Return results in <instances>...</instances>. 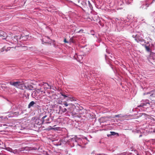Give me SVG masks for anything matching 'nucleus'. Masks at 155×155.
<instances>
[{
  "label": "nucleus",
  "instance_id": "nucleus-23",
  "mask_svg": "<svg viewBox=\"0 0 155 155\" xmlns=\"http://www.w3.org/2000/svg\"><path fill=\"white\" fill-rule=\"evenodd\" d=\"M64 42H65V43H68V41H67L66 39V38H65L64 39Z\"/></svg>",
  "mask_w": 155,
  "mask_h": 155
},
{
  "label": "nucleus",
  "instance_id": "nucleus-16",
  "mask_svg": "<svg viewBox=\"0 0 155 155\" xmlns=\"http://www.w3.org/2000/svg\"><path fill=\"white\" fill-rule=\"evenodd\" d=\"M116 134V133L114 132H110V134L107 135L108 136L110 135H115Z\"/></svg>",
  "mask_w": 155,
  "mask_h": 155
},
{
  "label": "nucleus",
  "instance_id": "nucleus-1",
  "mask_svg": "<svg viewBox=\"0 0 155 155\" xmlns=\"http://www.w3.org/2000/svg\"><path fill=\"white\" fill-rule=\"evenodd\" d=\"M32 119L35 124L40 125L42 124H43L42 119H41L39 118L35 117L33 118Z\"/></svg>",
  "mask_w": 155,
  "mask_h": 155
},
{
  "label": "nucleus",
  "instance_id": "nucleus-5",
  "mask_svg": "<svg viewBox=\"0 0 155 155\" xmlns=\"http://www.w3.org/2000/svg\"><path fill=\"white\" fill-rule=\"evenodd\" d=\"M59 109L60 110L59 111V113H65L67 112V109L66 108H62L60 106L59 107Z\"/></svg>",
  "mask_w": 155,
  "mask_h": 155
},
{
  "label": "nucleus",
  "instance_id": "nucleus-26",
  "mask_svg": "<svg viewBox=\"0 0 155 155\" xmlns=\"http://www.w3.org/2000/svg\"><path fill=\"white\" fill-rule=\"evenodd\" d=\"M54 129V128H52L51 129Z\"/></svg>",
  "mask_w": 155,
  "mask_h": 155
},
{
  "label": "nucleus",
  "instance_id": "nucleus-8",
  "mask_svg": "<svg viewBox=\"0 0 155 155\" xmlns=\"http://www.w3.org/2000/svg\"><path fill=\"white\" fill-rule=\"evenodd\" d=\"M13 39L12 38H10L9 37H8V38H7V39H6V41H9V42L13 44Z\"/></svg>",
  "mask_w": 155,
  "mask_h": 155
},
{
  "label": "nucleus",
  "instance_id": "nucleus-18",
  "mask_svg": "<svg viewBox=\"0 0 155 155\" xmlns=\"http://www.w3.org/2000/svg\"><path fill=\"white\" fill-rule=\"evenodd\" d=\"M78 3H80L81 4H85L84 2L82 0H81L80 1V0L78 1Z\"/></svg>",
  "mask_w": 155,
  "mask_h": 155
},
{
  "label": "nucleus",
  "instance_id": "nucleus-2",
  "mask_svg": "<svg viewBox=\"0 0 155 155\" xmlns=\"http://www.w3.org/2000/svg\"><path fill=\"white\" fill-rule=\"evenodd\" d=\"M10 85L14 86L16 87H18L21 85H24L25 84L23 82L16 81L15 82H10Z\"/></svg>",
  "mask_w": 155,
  "mask_h": 155
},
{
  "label": "nucleus",
  "instance_id": "nucleus-15",
  "mask_svg": "<svg viewBox=\"0 0 155 155\" xmlns=\"http://www.w3.org/2000/svg\"><path fill=\"white\" fill-rule=\"evenodd\" d=\"M12 114L14 116H17L19 115V113L18 112H14L12 113Z\"/></svg>",
  "mask_w": 155,
  "mask_h": 155
},
{
  "label": "nucleus",
  "instance_id": "nucleus-22",
  "mask_svg": "<svg viewBox=\"0 0 155 155\" xmlns=\"http://www.w3.org/2000/svg\"><path fill=\"white\" fill-rule=\"evenodd\" d=\"M120 115H119V114L115 115L114 116V117H113V118H114L115 117H119Z\"/></svg>",
  "mask_w": 155,
  "mask_h": 155
},
{
  "label": "nucleus",
  "instance_id": "nucleus-29",
  "mask_svg": "<svg viewBox=\"0 0 155 155\" xmlns=\"http://www.w3.org/2000/svg\"><path fill=\"white\" fill-rule=\"evenodd\" d=\"M78 117H81V116H80V117H79V116L78 115Z\"/></svg>",
  "mask_w": 155,
  "mask_h": 155
},
{
  "label": "nucleus",
  "instance_id": "nucleus-24",
  "mask_svg": "<svg viewBox=\"0 0 155 155\" xmlns=\"http://www.w3.org/2000/svg\"><path fill=\"white\" fill-rule=\"evenodd\" d=\"M24 86V88H27V87H26V86Z\"/></svg>",
  "mask_w": 155,
  "mask_h": 155
},
{
  "label": "nucleus",
  "instance_id": "nucleus-13",
  "mask_svg": "<svg viewBox=\"0 0 155 155\" xmlns=\"http://www.w3.org/2000/svg\"><path fill=\"white\" fill-rule=\"evenodd\" d=\"M56 102H57V104H61L62 103V101L61 100V99H57Z\"/></svg>",
  "mask_w": 155,
  "mask_h": 155
},
{
  "label": "nucleus",
  "instance_id": "nucleus-6",
  "mask_svg": "<svg viewBox=\"0 0 155 155\" xmlns=\"http://www.w3.org/2000/svg\"><path fill=\"white\" fill-rule=\"evenodd\" d=\"M13 44H16L18 43V36H15L13 38Z\"/></svg>",
  "mask_w": 155,
  "mask_h": 155
},
{
  "label": "nucleus",
  "instance_id": "nucleus-28",
  "mask_svg": "<svg viewBox=\"0 0 155 155\" xmlns=\"http://www.w3.org/2000/svg\"><path fill=\"white\" fill-rule=\"evenodd\" d=\"M141 136H142V135H140V137H141Z\"/></svg>",
  "mask_w": 155,
  "mask_h": 155
},
{
  "label": "nucleus",
  "instance_id": "nucleus-17",
  "mask_svg": "<svg viewBox=\"0 0 155 155\" xmlns=\"http://www.w3.org/2000/svg\"><path fill=\"white\" fill-rule=\"evenodd\" d=\"M146 105L145 103H141L140 105H139L138 106V107H143L144 106H146Z\"/></svg>",
  "mask_w": 155,
  "mask_h": 155
},
{
  "label": "nucleus",
  "instance_id": "nucleus-20",
  "mask_svg": "<svg viewBox=\"0 0 155 155\" xmlns=\"http://www.w3.org/2000/svg\"><path fill=\"white\" fill-rule=\"evenodd\" d=\"M88 2L89 6L90 8H91V7H92V6L91 5V4L90 3L89 1H88Z\"/></svg>",
  "mask_w": 155,
  "mask_h": 155
},
{
  "label": "nucleus",
  "instance_id": "nucleus-4",
  "mask_svg": "<svg viewBox=\"0 0 155 155\" xmlns=\"http://www.w3.org/2000/svg\"><path fill=\"white\" fill-rule=\"evenodd\" d=\"M0 37H3V38H2L3 39H7L8 38L7 34L5 32L2 31H0Z\"/></svg>",
  "mask_w": 155,
  "mask_h": 155
},
{
  "label": "nucleus",
  "instance_id": "nucleus-9",
  "mask_svg": "<svg viewBox=\"0 0 155 155\" xmlns=\"http://www.w3.org/2000/svg\"><path fill=\"white\" fill-rule=\"evenodd\" d=\"M35 104V103L34 101H32L30 102L28 105V107L30 108L31 107H32Z\"/></svg>",
  "mask_w": 155,
  "mask_h": 155
},
{
  "label": "nucleus",
  "instance_id": "nucleus-10",
  "mask_svg": "<svg viewBox=\"0 0 155 155\" xmlns=\"http://www.w3.org/2000/svg\"><path fill=\"white\" fill-rule=\"evenodd\" d=\"M61 95L64 97L67 100H68L69 99V97L68 96V95H66L64 94L63 93H61Z\"/></svg>",
  "mask_w": 155,
  "mask_h": 155
},
{
  "label": "nucleus",
  "instance_id": "nucleus-7",
  "mask_svg": "<svg viewBox=\"0 0 155 155\" xmlns=\"http://www.w3.org/2000/svg\"><path fill=\"white\" fill-rule=\"evenodd\" d=\"M81 109H78V114L80 115L83 114L84 110L83 108L82 107H81Z\"/></svg>",
  "mask_w": 155,
  "mask_h": 155
},
{
  "label": "nucleus",
  "instance_id": "nucleus-30",
  "mask_svg": "<svg viewBox=\"0 0 155 155\" xmlns=\"http://www.w3.org/2000/svg\"><path fill=\"white\" fill-rule=\"evenodd\" d=\"M48 38H49L48 37H47Z\"/></svg>",
  "mask_w": 155,
  "mask_h": 155
},
{
  "label": "nucleus",
  "instance_id": "nucleus-27",
  "mask_svg": "<svg viewBox=\"0 0 155 155\" xmlns=\"http://www.w3.org/2000/svg\"><path fill=\"white\" fill-rule=\"evenodd\" d=\"M74 57L75 58V59H77L76 58H75V56H74Z\"/></svg>",
  "mask_w": 155,
  "mask_h": 155
},
{
  "label": "nucleus",
  "instance_id": "nucleus-12",
  "mask_svg": "<svg viewBox=\"0 0 155 155\" xmlns=\"http://www.w3.org/2000/svg\"><path fill=\"white\" fill-rule=\"evenodd\" d=\"M36 91L37 92H41V93H45L42 90V88H41L37 89Z\"/></svg>",
  "mask_w": 155,
  "mask_h": 155
},
{
  "label": "nucleus",
  "instance_id": "nucleus-25",
  "mask_svg": "<svg viewBox=\"0 0 155 155\" xmlns=\"http://www.w3.org/2000/svg\"><path fill=\"white\" fill-rule=\"evenodd\" d=\"M81 140V139H78V141L80 140Z\"/></svg>",
  "mask_w": 155,
  "mask_h": 155
},
{
  "label": "nucleus",
  "instance_id": "nucleus-21",
  "mask_svg": "<svg viewBox=\"0 0 155 155\" xmlns=\"http://www.w3.org/2000/svg\"><path fill=\"white\" fill-rule=\"evenodd\" d=\"M84 31V30L81 29L80 30H79V31H78V33H80V32H83Z\"/></svg>",
  "mask_w": 155,
  "mask_h": 155
},
{
  "label": "nucleus",
  "instance_id": "nucleus-31",
  "mask_svg": "<svg viewBox=\"0 0 155 155\" xmlns=\"http://www.w3.org/2000/svg\"><path fill=\"white\" fill-rule=\"evenodd\" d=\"M137 155H138V154H137Z\"/></svg>",
  "mask_w": 155,
  "mask_h": 155
},
{
  "label": "nucleus",
  "instance_id": "nucleus-11",
  "mask_svg": "<svg viewBox=\"0 0 155 155\" xmlns=\"http://www.w3.org/2000/svg\"><path fill=\"white\" fill-rule=\"evenodd\" d=\"M83 57L82 55H79V57H78V62L81 63V61L83 59Z\"/></svg>",
  "mask_w": 155,
  "mask_h": 155
},
{
  "label": "nucleus",
  "instance_id": "nucleus-14",
  "mask_svg": "<svg viewBox=\"0 0 155 155\" xmlns=\"http://www.w3.org/2000/svg\"><path fill=\"white\" fill-rule=\"evenodd\" d=\"M145 48L146 51L148 52L150 51V50L149 47L148 46L145 45Z\"/></svg>",
  "mask_w": 155,
  "mask_h": 155
},
{
  "label": "nucleus",
  "instance_id": "nucleus-19",
  "mask_svg": "<svg viewBox=\"0 0 155 155\" xmlns=\"http://www.w3.org/2000/svg\"><path fill=\"white\" fill-rule=\"evenodd\" d=\"M63 104H64V105L65 106H68V103L65 102H64V103H63Z\"/></svg>",
  "mask_w": 155,
  "mask_h": 155
},
{
  "label": "nucleus",
  "instance_id": "nucleus-3",
  "mask_svg": "<svg viewBox=\"0 0 155 155\" xmlns=\"http://www.w3.org/2000/svg\"><path fill=\"white\" fill-rule=\"evenodd\" d=\"M44 113L45 114V115L42 117V119L43 121V124L50 123V122H49L50 119L49 117L47 115H46V112H44L43 114Z\"/></svg>",
  "mask_w": 155,
  "mask_h": 155
}]
</instances>
